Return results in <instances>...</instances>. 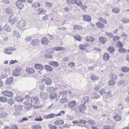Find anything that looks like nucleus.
<instances>
[{
    "label": "nucleus",
    "instance_id": "obj_41",
    "mask_svg": "<svg viewBox=\"0 0 129 129\" xmlns=\"http://www.w3.org/2000/svg\"><path fill=\"white\" fill-rule=\"evenodd\" d=\"M73 28L74 29L76 30H79L82 29V28L81 26L76 25L73 26Z\"/></svg>",
    "mask_w": 129,
    "mask_h": 129
},
{
    "label": "nucleus",
    "instance_id": "obj_10",
    "mask_svg": "<svg viewBox=\"0 0 129 129\" xmlns=\"http://www.w3.org/2000/svg\"><path fill=\"white\" fill-rule=\"evenodd\" d=\"M40 41L38 39H34L32 40L31 42V45L33 46H37L39 45Z\"/></svg>",
    "mask_w": 129,
    "mask_h": 129
},
{
    "label": "nucleus",
    "instance_id": "obj_21",
    "mask_svg": "<svg viewBox=\"0 0 129 129\" xmlns=\"http://www.w3.org/2000/svg\"><path fill=\"white\" fill-rule=\"evenodd\" d=\"M89 100V98L88 97H85L83 98L81 100V103L85 104L88 102Z\"/></svg>",
    "mask_w": 129,
    "mask_h": 129
},
{
    "label": "nucleus",
    "instance_id": "obj_33",
    "mask_svg": "<svg viewBox=\"0 0 129 129\" xmlns=\"http://www.w3.org/2000/svg\"><path fill=\"white\" fill-rule=\"evenodd\" d=\"M106 38L103 37H100L99 38V40L100 42L101 43L104 44L106 41Z\"/></svg>",
    "mask_w": 129,
    "mask_h": 129
},
{
    "label": "nucleus",
    "instance_id": "obj_34",
    "mask_svg": "<svg viewBox=\"0 0 129 129\" xmlns=\"http://www.w3.org/2000/svg\"><path fill=\"white\" fill-rule=\"evenodd\" d=\"M8 101L7 98L5 96H2L0 97V102L3 103H6Z\"/></svg>",
    "mask_w": 129,
    "mask_h": 129
},
{
    "label": "nucleus",
    "instance_id": "obj_61",
    "mask_svg": "<svg viewBox=\"0 0 129 129\" xmlns=\"http://www.w3.org/2000/svg\"><path fill=\"white\" fill-rule=\"evenodd\" d=\"M121 20L124 23H129V19H127L125 18H123Z\"/></svg>",
    "mask_w": 129,
    "mask_h": 129
},
{
    "label": "nucleus",
    "instance_id": "obj_22",
    "mask_svg": "<svg viewBox=\"0 0 129 129\" xmlns=\"http://www.w3.org/2000/svg\"><path fill=\"white\" fill-rule=\"evenodd\" d=\"M54 123L57 125H61L64 124V121L63 120L59 119L55 121Z\"/></svg>",
    "mask_w": 129,
    "mask_h": 129
},
{
    "label": "nucleus",
    "instance_id": "obj_6",
    "mask_svg": "<svg viewBox=\"0 0 129 129\" xmlns=\"http://www.w3.org/2000/svg\"><path fill=\"white\" fill-rule=\"evenodd\" d=\"M21 71L20 68H16L15 69L13 72V75L15 76H20V72Z\"/></svg>",
    "mask_w": 129,
    "mask_h": 129
},
{
    "label": "nucleus",
    "instance_id": "obj_17",
    "mask_svg": "<svg viewBox=\"0 0 129 129\" xmlns=\"http://www.w3.org/2000/svg\"><path fill=\"white\" fill-rule=\"evenodd\" d=\"M109 77L111 80H113L114 81L117 80L118 78L116 75L113 73H111L109 75Z\"/></svg>",
    "mask_w": 129,
    "mask_h": 129
},
{
    "label": "nucleus",
    "instance_id": "obj_44",
    "mask_svg": "<svg viewBox=\"0 0 129 129\" xmlns=\"http://www.w3.org/2000/svg\"><path fill=\"white\" fill-rule=\"evenodd\" d=\"M54 116H55L54 114H51L48 115H46L44 116V117L45 118L47 119H50L52 118Z\"/></svg>",
    "mask_w": 129,
    "mask_h": 129
},
{
    "label": "nucleus",
    "instance_id": "obj_24",
    "mask_svg": "<svg viewBox=\"0 0 129 129\" xmlns=\"http://www.w3.org/2000/svg\"><path fill=\"white\" fill-rule=\"evenodd\" d=\"M13 78L12 77H10L6 80L5 83L6 84H9L12 83L13 81Z\"/></svg>",
    "mask_w": 129,
    "mask_h": 129
},
{
    "label": "nucleus",
    "instance_id": "obj_63",
    "mask_svg": "<svg viewBox=\"0 0 129 129\" xmlns=\"http://www.w3.org/2000/svg\"><path fill=\"white\" fill-rule=\"evenodd\" d=\"M53 48H49L48 49H47L46 50V51L49 52V53H52L54 50H53Z\"/></svg>",
    "mask_w": 129,
    "mask_h": 129
},
{
    "label": "nucleus",
    "instance_id": "obj_3",
    "mask_svg": "<svg viewBox=\"0 0 129 129\" xmlns=\"http://www.w3.org/2000/svg\"><path fill=\"white\" fill-rule=\"evenodd\" d=\"M1 93L4 96L10 98H13L14 96V93L10 91L5 90L1 92Z\"/></svg>",
    "mask_w": 129,
    "mask_h": 129
},
{
    "label": "nucleus",
    "instance_id": "obj_46",
    "mask_svg": "<svg viewBox=\"0 0 129 129\" xmlns=\"http://www.w3.org/2000/svg\"><path fill=\"white\" fill-rule=\"evenodd\" d=\"M100 95L96 93H94L92 95V98L93 99H96L100 97Z\"/></svg>",
    "mask_w": 129,
    "mask_h": 129
},
{
    "label": "nucleus",
    "instance_id": "obj_20",
    "mask_svg": "<svg viewBox=\"0 0 129 129\" xmlns=\"http://www.w3.org/2000/svg\"><path fill=\"white\" fill-rule=\"evenodd\" d=\"M40 97L44 99H47L48 98L47 94L46 93L42 92L40 94Z\"/></svg>",
    "mask_w": 129,
    "mask_h": 129
},
{
    "label": "nucleus",
    "instance_id": "obj_37",
    "mask_svg": "<svg viewBox=\"0 0 129 129\" xmlns=\"http://www.w3.org/2000/svg\"><path fill=\"white\" fill-rule=\"evenodd\" d=\"M68 101V100L67 98V97H64L60 100L59 102L60 103L63 104Z\"/></svg>",
    "mask_w": 129,
    "mask_h": 129
},
{
    "label": "nucleus",
    "instance_id": "obj_38",
    "mask_svg": "<svg viewBox=\"0 0 129 129\" xmlns=\"http://www.w3.org/2000/svg\"><path fill=\"white\" fill-rule=\"evenodd\" d=\"M116 84V82L113 80H111L108 81V84L109 86H112Z\"/></svg>",
    "mask_w": 129,
    "mask_h": 129
},
{
    "label": "nucleus",
    "instance_id": "obj_32",
    "mask_svg": "<svg viewBox=\"0 0 129 129\" xmlns=\"http://www.w3.org/2000/svg\"><path fill=\"white\" fill-rule=\"evenodd\" d=\"M121 70L122 72L124 73L129 72V68L127 67H122L121 68Z\"/></svg>",
    "mask_w": 129,
    "mask_h": 129
},
{
    "label": "nucleus",
    "instance_id": "obj_15",
    "mask_svg": "<svg viewBox=\"0 0 129 129\" xmlns=\"http://www.w3.org/2000/svg\"><path fill=\"white\" fill-rule=\"evenodd\" d=\"M15 5L17 8L19 9H22L24 7V5L18 1L15 2Z\"/></svg>",
    "mask_w": 129,
    "mask_h": 129
},
{
    "label": "nucleus",
    "instance_id": "obj_53",
    "mask_svg": "<svg viewBox=\"0 0 129 129\" xmlns=\"http://www.w3.org/2000/svg\"><path fill=\"white\" fill-rule=\"evenodd\" d=\"M57 88H55L53 87H48L47 90L48 91H53L56 90Z\"/></svg>",
    "mask_w": 129,
    "mask_h": 129
},
{
    "label": "nucleus",
    "instance_id": "obj_60",
    "mask_svg": "<svg viewBox=\"0 0 129 129\" xmlns=\"http://www.w3.org/2000/svg\"><path fill=\"white\" fill-rule=\"evenodd\" d=\"M74 38L76 40L80 41L81 39V38L79 35H77L76 36L74 37Z\"/></svg>",
    "mask_w": 129,
    "mask_h": 129
},
{
    "label": "nucleus",
    "instance_id": "obj_48",
    "mask_svg": "<svg viewBox=\"0 0 129 129\" xmlns=\"http://www.w3.org/2000/svg\"><path fill=\"white\" fill-rule=\"evenodd\" d=\"M91 80L93 81L97 80L99 79V78L98 76L94 75H91Z\"/></svg>",
    "mask_w": 129,
    "mask_h": 129
},
{
    "label": "nucleus",
    "instance_id": "obj_54",
    "mask_svg": "<svg viewBox=\"0 0 129 129\" xmlns=\"http://www.w3.org/2000/svg\"><path fill=\"white\" fill-rule=\"evenodd\" d=\"M32 39V37L31 36H27L25 38V42L30 41Z\"/></svg>",
    "mask_w": 129,
    "mask_h": 129
},
{
    "label": "nucleus",
    "instance_id": "obj_25",
    "mask_svg": "<svg viewBox=\"0 0 129 129\" xmlns=\"http://www.w3.org/2000/svg\"><path fill=\"white\" fill-rule=\"evenodd\" d=\"M31 102L36 104L39 101V99L37 96H34L31 98Z\"/></svg>",
    "mask_w": 129,
    "mask_h": 129
},
{
    "label": "nucleus",
    "instance_id": "obj_58",
    "mask_svg": "<svg viewBox=\"0 0 129 129\" xmlns=\"http://www.w3.org/2000/svg\"><path fill=\"white\" fill-rule=\"evenodd\" d=\"M45 4L46 7L49 8H51L53 5L52 3L48 2H46Z\"/></svg>",
    "mask_w": 129,
    "mask_h": 129
},
{
    "label": "nucleus",
    "instance_id": "obj_8",
    "mask_svg": "<svg viewBox=\"0 0 129 129\" xmlns=\"http://www.w3.org/2000/svg\"><path fill=\"white\" fill-rule=\"evenodd\" d=\"M26 71L27 73L32 75L35 73V71L33 68L28 67L26 68Z\"/></svg>",
    "mask_w": 129,
    "mask_h": 129
},
{
    "label": "nucleus",
    "instance_id": "obj_49",
    "mask_svg": "<svg viewBox=\"0 0 129 129\" xmlns=\"http://www.w3.org/2000/svg\"><path fill=\"white\" fill-rule=\"evenodd\" d=\"M105 95L107 98H109L111 97V90L107 92H106Z\"/></svg>",
    "mask_w": 129,
    "mask_h": 129
},
{
    "label": "nucleus",
    "instance_id": "obj_14",
    "mask_svg": "<svg viewBox=\"0 0 129 129\" xmlns=\"http://www.w3.org/2000/svg\"><path fill=\"white\" fill-rule=\"evenodd\" d=\"M46 12V11L43 8H39L37 10V13L39 15L44 14Z\"/></svg>",
    "mask_w": 129,
    "mask_h": 129
},
{
    "label": "nucleus",
    "instance_id": "obj_13",
    "mask_svg": "<svg viewBox=\"0 0 129 129\" xmlns=\"http://www.w3.org/2000/svg\"><path fill=\"white\" fill-rule=\"evenodd\" d=\"M71 93V92L69 90H66L60 91L59 94L60 95L64 96L69 94Z\"/></svg>",
    "mask_w": 129,
    "mask_h": 129
},
{
    "label": "nucleus",
    "instance_id": "obj_55",
    "mask_svg": "<svg viewBox=\"0 0 129 129\" xmlns=\"http://www.w3.org/2000/svg\"><path fill=\"white\" fill-rule=\"evenodd\" d=\"M75 4H76L77 6L80 7L82 5L83 3L81 1L79 0H76V2Z\"/></svg>",
    "mask_w": 129,
    "mask_h": 129
},
{
    "label": "nucleus",
    "instance_id": "obj_36",
    "mask_svg": "<svg viewBox=\"0 0 129 129\" xmlns=\"http://www.w3.org/2000/svg\"><path fill=\"white\" fill-rule=\"evenodd\" d=\"M45 67V69L47 71H52L53 70L52 67L49 65H46Z\"/></svg>",
    "mask_w": 129,
    "mask_h": 129
},
{
    "label": "nucleus",
    "instance_id": "obj_42",
    "mask_svg": "<svg viewBox=\"0 0 129 129\" xmlns=\"http://www.w3.org/2000/svg\"><path fill=\"white\" fill-rule=\"evenodd\" d=\"M42 127L41 125L37 124L33 125L31 127L32 129H41Z\"/></svg>",
    "mask_w": 129,
    "mask_h": 129
},
{
    "label": "nucleus",
    "instance_id": "obj_11",
    "mask_svg": "<svg viewBox=\"0 0 129 129\" xmlns=\"http://www.w3.org/2000/svg\"><path fill=\"white\" fill-rule=\"evenodd\" d=\"M82 17H83V20L85 21L89 22L91 20V17L88 15H83Z\"/></svg>",
    "mask_w": 129,
    "mask_h": 129
},
{
    "label": "nucleus",
    "instance_id": "obj_30",
    "mask_svg": "<svg viewBox=\"0 0 129 129\" xmlns=\"http://www.w3.org/2000/svg\"><path fill=\"white\" fill-rule=\"evenodd\" d=\"M4 28L5 30L7 32L11 31V29L10 27L7 24H5L4 26Z\"/></svg>",
    "mask_w": 129,
    "mask_h": 129
},
{
    "label": "nucleus",
    "instance_id": "obj_28",
    "mask_svg": "<svg viewBox=\"0 0 129 129\" xmlns=\"http://www.w3.org/2000/svg\"><path fill=\"white\" fill-rule=\"evenodd\" d=\"M89 45L87 43L85 44H80L79 46V47L81 50H85L86 49V47Z\"/></svg>",
    "mask_w": 129,
    "mask_h": 129
},
{
    "label": "nucleus",
    "instance_id": "obj_7",
    "mask_svg": "<svg viewBox=\"0 0 129 129\" xmlns=\"http://www.w3.org/2000/svg\"><path fill=\"white\" fill-rule=\"evenodd\" d=\"M78 108L80 112L84 113L86 110L87 107L84 104H83L79 106Z\"/></svg>",
    "mask_w": 129,
    "mask_h": 129
},
{
    "label": "nucleus",
    "instance_id": "obj_56",
    "mask_svg": "<svg viewBox=\"0 0 129 129\" xmlns=\"http://www.w3.org/2000/svg\"><path fill=\"white\" fill-rule=\"evenodd\" d=\"M76 0H67V2L68 4H75Z\"/></svg>",
    "mask_w": 129,
    "mask_h": 129
},
{
    "label": "nucleus",
    "instance_id": "obj_51",
    "mask_svg": "<svg viewBox=\"0 0 129 129\" xmlns=\"http://www.w3.org/2000/svg\"><path fill=\"white\" fill-rule=\"evenodd\" d=\"M100 94L102 95H105L106 93L105 89L103 88L101 89L100 90Z\"/></svg>",
    "mask_w": 129,
    "mask_h": 129
},
{
    "label": "nucleus",
    "instance_id": "obj_50",
    "mask_svg": "<svg viewBox=\"0 0 129 129\" xmlns=\"http://www.w3.org/2000/svg\"><path fill=\"white\" fill-rule=\"evenodd\" d=\"M41 5L38 2H36L34 3L32 5V7L34 8H38V7H40Z\"/></svg>",
    "mask_w": 129,
    "mask_h": 129
},
{
    "label": "nucleus",
    "instance_id": "obj_59",
    "mask_svg": "<svg viewBox=\"0 0 129 129\" xmlns=\"http://www.w3.org/2000/svg\"><path fill=\"white\" fill-rule=\"evenodd\" d=\"M48 126L50 129H57V127L56 126L52 125L51 124H49Z\"/></svg>",
    "mask_w": 129,
    "mask_h": 129
},
{
    "label": "nucleus",
    "instance_id": "obj_27",
    "mask_svg": "<svg viewBox=\"0 0 129 129\" xmlns=\"http://www.w3.org/2000/svg\"><path fill=\"white\" fill-rule=\"evenodd\" d=\"M110 58V56L107 53H105L103 56V60L105 61H108L109 60Z\"/></svg>",
    "mask_w": 129,
    "mask_h": 129
},
{
    "label": "nucleus",
    "instance_id": "obj_29",
    "mask_svg": "<svg viewBox=\"0 0 129 129\" xmlns=\"http://www.w3.org/2000/svg\"><path fill=\"white\" fill-rule=\"evenodd\" d=\"M114 119L117 121H119L122 119V117L120 115L118 114L116 115L113 117Z\"/></svg>",
    "mask_w": 129,
    "mask_h": 129
},
{
    "label": "nucleus",
    "instance_id": "obj_39",
    "mask_svg": "<svg viewBox=\"0 0 129 129\" xmlns=\"http://www.w3.org/2000/svg\"><path fill=\"white\" fill-rule=\"evenodd\" d=\"M15 101L14 99H9L8 100L7 103L10 106H12L14 104Z\"/></svg>",
    "mask_w": 129,
    "mask_h": 129
},
{
    "label": "nucleus",
    "instance_id": "obj_1",
    "mask_svg": "<svg viewBox=\"0 0 129 129\" xmlns=\"http://www.w3.org/2000/svg\"><path fill=\"white\" fill-rule=\"evenodd\" d=\"M76 102L75 101H71L69 102L68 106L72 110H76L77 109L78 107L76 106Z\"/></svg>",
    "mask_w": 129,
    "mask_h": 129
},
{
    "label": "nucleus",
    "instance_id": "obj_57",
    "mask_svg": "<svg viewBox=\"0 0 129 129\" xmlns=\"http://www.w3.org/2000/svg\"><path fill=\"white\" fill-rule=\"evenodd\" d=\"M108 51L109 52L112 53L114 51V49L112 46H110L108 49Z\"/></svg>",
    "mask_w": 129,
    "mask_h": 129
},
{
    "label": "nucleus",
    "instance_id": "obj_64",
    "mask_svg": "<svg viewBox=\"0 0 129 129\" xmlns=\"http://www.w3.org/2000/svg\"><path fill=\"white\" fill-rule=\"evenodd\" d=\"M10 129H18L17 126L15 124L12 125L10 128Z\"/></svg>",
    "mask_w": 129,
    "mask_h": 129
},
{
    "label": "nucleus",
    "instance_id": "obj_43",
    "mask_svg": "<svg viewBox=\"0 0 129 129\" xmlns=\"http://www.w3.org/2000/svg\"><path fill=\"white\" fill-rule=\"evenodd\" d=\"M5 11L8 14H10L12 13V9L10 8H8L5 9Z\"/></svg>",
    "mask_w": 129,
    "mask_h": 129
},
{
    "label": "nucleus",
    "instance_id": "obj_40",
    "mask_svg": "<svg viewBox=\"0 0 129 129\" xmlns=\"http://www.w3.org/2000/svg\"><path fill=\"white\" fill-rule=\"evenodd\" d=\"M113 13H118L120 11V9L117 8H113L112 9Z\"/></svg>",
    "mask_w": 129,
    "mask_h": 129
},
{
    "label": "nucleus",
    "instance_id": "obj_23",
    "mask_svg": "<svg viewBox=\"0 0 129 129\" xmlns=\"http://www.w3.org/2000/svg\"><path fill=\"white\" fill-rule=\"evenodd\" d=\"M23 106L21 105H16L14 106V109L15 110L21 111L22 109Z\"/></svg>",
    "mask_w": 129,
    "mask_h": 129
},
{
    "label": "nucleus",
    "instance_id": "obj_9",
    "mask_svg": "<svg viewBox=\"0 0 129 129\" xmlns=\"http://www.w3.org/2000/svg\"><path fill=\"white\" fill-rule=\"evenodd\" d=\"M24 104L25 109L27 110H28L32 107V104L30 102H24Z\"/></svg>",
    "mask_w": 129,
    "mask_h": 129
},
{
    "label": "nucleus",
    "instance_id": "obj_18",
    "mask_svg": "<svg viewBox=\"0 0 129 129\" xmlns=\"http://www.w3.org/2000/svg\"><path fill=\"white\" fill-rule=\"evenodd\" d=\"M96 25L98 28L101 29L104 28L105 27V25L103 23L100 22H96Z\"/></svg>",
    "mask_w": 129,
    "mask_h": 129
},
{
    "label": "nucleus",
    "instance_id": "obj_19",
    "mask_svg": "<svg viewBox=\"0 0 129 129\" xmlns=\"http://www.w3.org/2000/svg\"><path fill=\"white\" fill-rule=\"evenodd\" d=\"M53 50L56 51H64L66 50V48L63 47L57 46L53 47Z\"/></svg>",
    "mask_w": 129,
    "mask_h": 129
},
{
    "label": "nucleus",
    "instance_id": "obj_4",
    "mask_svg": "<svg viewBox=\"0 0 129 129\" xmlns=\"http://www.w3.org/2000/svg\"><path fill=\"white\" fill-rule=\"evenodd\" d=\"M26 25V22L25 20H22L17 23V26L19 29H22Z\"/></svg>",
    "mask_w": 129,
    "mask_h": 129
},
{
    "label": "nucleus",
    "instance_id": "obj_52",
    "mask_svg": "<svg viewBox=\"0 0 129 129\" xmlns=\"http://www.w3.org/2000/svg\"><path fill=\"white\" fill-rule=\"evenodd\" d=\"M15 100L16 101L20 102L22 101L23 100V99L21 96H19L15 98Z\"/></svg>",
    "mask_w": 129,
    "mask_h": 129
},
{
    "label": "nucleus",
    "instance_id": "obj_31",
    "mask_svg": "<svg viewBox=\"0 0 129 129\" xmlns=\"http://www.w3.org/2000/svg\"><path fill=\"white\" fill-rule=\"evenodd\" d=\"M49 64L52 66H53L55 67H57L59 65L58 63L56 61H52L48 63Z\"/></svg>",
    "mask_w": 129,
    "mask_h": 129
},
{
    "label": "nucleus",
    "instance_id": "obj_16",
    "mask_svg": "<svg viewBox=\"0 0 129 129\" xmlns=\"http://www.w3.org/2000/svg\"><path fill=\"white\" fill-rule=\"evenodd\" d=\"M42 44L44 45H46L48 44L49 41L46 37L43 38L41 40Z\"/></svg>",
    "mask_w": 129,
    "mask_h": 129
},
{
    "label": "nucleus",
    "instance_id": "obj_35",
    "mask_svg": "<svg viewBox=\"0 0 129 129\" xmlns=\"http://www.w3.org/2000/svg\"><path fill=\"white\" fill-rule=\"evenodd\" d=\"M94 40V38L91 36H87L85 38V40L87 41L93 42Z\"/></svg>",
    "mask_w": 129,
    "mask_h": 129
},
{
    "label": "nucleus",
    "instance_id": "obj_26",
    "mask_svg": "<svg viewBox=\"0 0 129 129\" xmlns=\"http://www.w3.org/2000/svg\"><path fill=\"white\" fill-rule=\"evenodd\" d=\"M13 35L14 38H16L17 39L20 38L21 36L20 34L16 30H14V31Z\"/></svg>",
    "mask_w": 129,
    "mask_h": 129
},
{
    "label": "nucleus",
    "instance_id": "obj_47",
    "mask_svg": "<svg viewBox=\"0 0 129 129\" xmlns=\"http://www.w3.org/2000/svg\"><path fill=\"white\" fill-rule=\"evenodd\" d=\"M98 20L102 23L106 24L107 23V22L106 19L102 17H100L98 18Z\"/></svg>",
    "mask_w": 129,
    "mask_h": 129
},
{
    "label": "nucleus",
    "instance_id": "obj_12",
    "mask_svg": "<svg viewBox=\"0 0 129 129\" xmlns=\"http://www.w3.org/2000/svg\"><path fill=\"white\" fill-rule=\"evenodd\" d=\"M34 67L37 70H42L44 68V67L42 64H35Z\"/></svg>",
    "mask_w": 129,
    "mask_h": 129
},
{
    "label": "nucleus",
    "instance_id": "obj_5",
    "mask_svg": "<svg viewBox=\"0 0 129 129\" xmlns=\"http://www.w3.org/2000/svg\"><path fill=\"white\" fill-rule=\"evenodd\" d=\"M14 14H12L9 17V21L12 25L14 24L15 23L17 22L18 20V18L17 17H13Z\"/></svg>",
    "mask_w": 129,
    "mask_h": 129
},
{
    "label": "nucleus",
    "instance_id": "obj_45",
    "mask_svg": "<svg viewBox=\"0 0 129 129\" xmlns=\"http://www.w3.org/2000/svg\"><path fill=\"white\" fill-rule=\"evenodd\" d=\"M8 115L7 113L2 112L0 113V117L2 118H5Z\"/></svg>",
    "mask_w": 129,
    "mask_h": 129
},
{
    "label": "nucleus",
    "instance_id": "obj_2",
    "mask_svg": "<svg viewBox=\"0 0 129 129\" xmlns=\"http://www.w3.org/2000/svg\"><path fill=\"white\" fill-rule=\"evenodd\" d=\"M41 82L42 83H44L45 84L48 85H50L52 83L51 78L46 76L42 78Z\"/></svg>",
    "mask_w": 129,
    "mask_h": 129
},
{
    "label": "nucleus",
    "instance_id": "obj_62",
    "mask_svg": "<svg viewBox=\"0 0 129 129\" xmlns=\"http://www.w3.org/2000/svg\"><path fill=\"white\" fill-rule=\"evenodd\" d=\"M125 82V81L123 80H119L117 83L118 85H119L122 84Z\"/></svg>",
    "mask_w": 129,
    "mask_h": 129
}]
</instances>
